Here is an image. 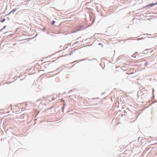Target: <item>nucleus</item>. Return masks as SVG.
Segmentation results:
<instances>
[{
    "label": "nucleus",
    "instance_id": "f257e3e1",
    "mask_svg": "<svg viewBox=\"0 0 157 157\" xmlns=\"http://www.w3.org/2000/svg\"><path fill=\"white\" fill-rule=\"evenodd\" d=\"M27 1L25 2H22L21 4L20 5V9L21 10H26L27 9Z\"/></svg>",
    "mask_w": 157,
    "mask_h": 157
},
{
    "label": "nucleus",
    "instance_id": "f03ea898",
    "mask_svg": "<svg viewBox=\"0 0 157 157\" xmlns=\"http://www.w3.org/2000/svg\"><path fill=\"white\" fill-rule=\"evenodd\" d=\"M21 77L22 78L21 79H20V81L22 80L24 78H25V74H24L22 75L20 77Z\"/></svg>",
    "mask_w": 157,
    "mask_h": 157
},
{
    "label": "nucleus",
    "instance_id": "7ed1b4c3",
    "mask_svg": "<svg viewBox=\"0 0 157 157\" xmlns=\"http://www.w3.org/2000/svg\"><path fill=\"white\" fill-rule=\"evenodd\" d=\"M81 37H80L77 38V40H78V41L76 43H78V42H79L80 43H81L83 42V40H81Z\"/></svg>",
    "mask_w": 157,
    "mask_h": 157
},
{
    "label": "nucleus",
    "instance_id": "20e7f679",
    "mask_svg": "<svg viewBox=\"0 0 157 157\" xmlns=\"http://www.w3.org/2000/svg\"><path fill=\"white\" fill-rule=\"evenodd\" d=\"M154 6V4H153V3H152L149 4V5L147 6H146V7H148L149 6L152 7Z\"/></svg>",
    "mask_w": 157,
    "mask_h": 157
},
{
    "label": "nucleus",
    "instance_id": "39448f33",
    "mask_svg": "<svg viewBox=\"0 0 157 157\" xmlns=\"http://www.w3.org/2000/svg\"><path fill=\"white\" fill-rule=\"evenodd\" d=\"M136 53H137V54L138 53V52H135V53L134 54H133L132 56V57H133L134 58H136V56H135V54Z\"/></svg>",
    "mask_w": 157,
    "mask_h": 157
},
{
    "label": "nucleus",
    "instance_id": "423d86ee",
    "mask_svg": "<svg viewBox=\"0 0 157 157\" xmlns=\"http://www.w3.org/2000/svg\"><path fill=\"white\" fill-rule=\"evenodd\" d=\"M75 50H74V51H72V52H71V53H69V55L70 56L72 54V53H73L74 52H75Z\"/></svg>",
    "mask_w": 157,
    "mask_h": 157
},
{
    "label": "nucleus",
    "instance_id": "0eeeda50",
    "mask_svg": "<svg viewBox=\"0 0 157 157\" xmlns=\"http://www.w3.org/2000/svg\"><path fill=\"white\" fill-rule=\"evenodd\" d=\"M55 22H56L54 20H53L51 24L52 25H53L55 23Z\"/></svg>",
    "mask_w": 157,
    "mask_h": 157
},
{
    "label": "nucleus",
    "instance_id": "6e6552de",
    "mask_svg": "<svg viewBox=\"0 0 157 157\" xmlns=\"http://www.w3.org/2000/svg\"><path fill=\"white\" fill-rule=\"evenodd\" d=\"M88 59L87 58H86L85 59H82V60H80V61H84V60H88Z\"/></svg>",
    "mask_w": 157,
    "mask_h": 157
},
{
    "label": "nucleus",
    "instance_id": "1a4fd4ad",
    "mask_svg": "<svg viewBox=\"0 0 157 157\" xmlns=\"http://www.w3.org/2000/svg\"><path fill=\"white\" fill-rule=\"evenodd\" d=\"M145 35V34H143L142 35V36H143L142 38V39H144V38H145V37L144 36Z\"/></svg>",
    "mask_w": 157,
    "mask_h": 157
},
{
    "label": "nucleus",
    "instance_id": "9d476101",
    "mask_svg": "<svg viewBox=\"0 0 157 157\" xmlns=\"http://www.w3.org/2000/svg\"><path fill=\"white\" fill-rule=\"evenodd\" d=\"M17 108V109H19L18 107V106H13V108L14 109V108Z\"/></svg>",
    "mask_w": 157,
    "mask_h": 157
},
{
    "label": "nucleus",
    "instance_id": "9b49d317",
    "mask_svg": "<svg viewBox=\"0 0 157 157\" xmlns=\"http://www.w3.org/2000/svg\"><path fill=\"white\" fill-rule=\"evenodd\" d=\"M148 61H147L146 63H144V65L145 66H147V65L148 64V63H148Z\"/></svg>",
    "mask_w": 157,
    "mask_h": 157
},
{
    "label": "nucleus",
    "instance_id": "f8f14e48",
    "mask_svg": "<svg viewBox=\"0 0 157 157\" xmlns=\"http://www.w3.org/2000/svg\"><path fill=\"white\" fill-rule=\"evenodd\" d=\"M96 60V59H95V58H93V59H88V60Z\"/></svg>",
    "mask_w": 157,
    "mask_h": 157
},
{
    "label": "nucleus",
    "instance_id": "ddd939ff",
    "mask_svg": "<svg viewBox=\"0 0 157 157\" xmlns=\"http://www.w3.org/2000/svg\"><path fill=\"white\" fill-rule=\"evenodd\" d=\"M98 45H102V46H101L102 47H103V45H102V44L101 43H99L98 44Z\"/></svg>",
    "mask_w": 157,
    "mask_h": 157
},
{
    "label": "nucleus",
    "instance_id": "4468645a",
    "mask_svg": "<svg viewBox=\"0 0 157 157\" xmlns=\"http://www.w3.org/2000/svg\"><path fill=\"white\" fill-rule=\"evenodd\" d=\"M23 117V115H22V114H21V115H20V119L22 118Z\"/></svg>",
    "mask_w": 157,
    "mask_h": 157
},
{
    "label": "nucleus",
    "instance_id": "2eb2a0df",
    "mask_svg": "<svg viewBox=\"0 0 157 157\" xmlns=\"http://www.w3.org/2000/svg\"><path fill=\"white\" fill-rule=\"evenodd\" d=\"M99 99V98H98V97L96 98H92V99Z\"/></svg>",
    "mask_w": 157,
    "mask_h": 157
},
{
    "label": "nucleus",
    "instance_id": "dca6fc26",
    "mask_svg": "<svg viewBox=\"0 0 157 157\" xmlns=\"http://www.w3.org/2000/svg\"><path fill=\"white\" fill-rule=\"evenodd\" d=\"M13 112H16L17 111V110H13Z\"/></svg>",
    "mask_w": 157,
    "mask_h": 157
},
{
    "label": "nucleus",
    "instance_id": "f3484780",
    "mask_svg": "<svg viewBox=\"0 0 157 157\" xmlns=\"http://www.w3.org/2000/svg\"><path fill=\"white\" fill-rule=\"evenodd\" d=\"M153 4H154V6L156 5H157V3L156 2L154 3H153Z\"/></svg>",
    "mask_w": 157,
    "mask_h": 157
},
{
    "label": "nucleus",
    "instance_id": "a211bd4d",
    "mask_svg": "<svg viewBox=\"0 0 157 157\" xmlns=\"http://www.w3.org/2000/svg\"><path fill=\"white\" fill-rule=\"evenodd\" d=\"M55 99H56V98H53L52 99V101H54Z\"/></svg>",
    "mask_w": 157,
    "mask_h": 157
},
{
    "label": "nucleus",
    "instance_id": "6ab92c4d",
    "mask_svg": "<svg viewBox=\"0 0 157 157\" xmlns=\"http://www.w3.org/2000/svg\"><path fill=\"white\" fill-rule=\"evenodd\" d=\"M142 39L141 38H138L137 39V40H141Z\"/></svg>",
    "mask_w": 157,
    "mask_h": 157
},
{
    "label": "nucleus",
    "instance_id": "aec40b11",
    "mask_svg": "<svg viewBox=\"0 0 157 157\" xmlns=\"http://www.w3.org/2000/svg\"><path fill=\"white\" fill-rule=\"evenodd\" d=\"M64 107H63L62 108V109H63V110H64Z\"/></svg>",
    "mask_w": 157,
    "mask_h": 157
},
{
    "label": "nucleus",
    "instance_id": "412c9836",
    "mask_svg": "<svg viewBox=\"0 0 157 157\" xmlns=\"http://www.w3.org/2000/svg\"><path fill=\"white\" fill-rule=\"evenodd\" d=\"M6 26H4L3 27V28H2V29H5V28H6Z\"/></svg>",
    "mask_w": 157,
    "mask_h": 157
},
{
    "label": "nucleus",
    "instance_id": "4be33fe9",
    "mask_svg": "<svg viewBox=\"0 0 157 157\" xmlns=\"http://www.w3.org/2000/svg\"><path fill=\"white\" fill-rule=\"evenodd\" d=\"M105 93H104V92H103L102 93V94H101V95H102L103 94H105Z\"/></svg>",
    "mask_w": 157,
    "mask_h": 157
},
{
    "label": "nucleus",
    "instance_id": "5701e85b",
    "mask_svg": "<svg viewBox=\"0 0 157 157\" xmlns=\"http://www.w3.org/2000/svg\"><path fill=\"white\" fill-rule=\"evenodd\" d=\"M45 29H46L45 28H44L43 29V30L44 31Z\"/></svg>",
    "mask_w": 157,
    "mask_h": 157
},
{
    "label": "nucleus",
    "instance_id": "b1692460",
    "mask_svg": "<svg viewBox=\"0 0 157 157\" xmlns=\"http://www.w3.org/2000/svg\"><path fill=\"white\" fill-rule=\"evenodd\" d=\"M152 91H153V92L154 91V89H152Z\"/></svg>",
    "mask_w": 157,
    "mask_h": 157
},
{
    "label": "nucleus",
    "instance_id": "393cba45",
    "mask_svg": "<svg viewBox=\"0 0 157 157\" xmlns=\"http://www.w3.org/2000/svg\"><path fill=\"white\" fill-rule=\"evenodd\" d=\"M147 35H151V34H147Z\"/></svg>",
    "mask_w": 157,
    "mask_h": 157
},
{
    "label": "nucleus",
    "instance_id": "a878e982",
    "mask_svg": "<svg viewBox=\"0 0 157 157\" xmlns=\"http://www.w3.org/2000/svg\"><path fill=\"white\" fill-rule=\"evenodd\" d=\"M63 105H65V103H64V104H63Z\"/></svg>",
    "mask_w": 157,
    "mask_h": 157
},
{
    "label": "nucleus",
    "instance_id": "bb28decb",
    "mask_svg": "<svg viewBox=\"0 0 157 157\" xmlns=\"http://www.w3.org/2000/svg\"><path fill=\"white\" fill-rule=\"evenodd\" d=\"M47 34H49V33H47Z\"/></svg>",
    "mask_w": 157,
    "mask_h": 157
},
{
    "label": "nucleus",
    "instance_id": "cd10ccee",
    "mask_svg": "<svg viewBox=\"0 0 157 157\" xmlns=\"http://www.w3.org/2000/svg\"><path fill=\"white\" fill-rule=\"evenodd\" d=\"M153 97L154 98V95H153Z\"/></svg>",
    "mask_w": 157,
    "mask_h": 157
},
{
    "label": "nucleus",
    "instance_id": "c85d7f7f",
    "mask_svg": "<svg viewBox=\"0 0 157 157\" xmlns=\"http://www.w3.org/2000/svg\"><path fill=\"white\" fill-rule=\"evenodd\" d=\"M155 102H157V100H156V101H155Z\"/></svg>",
    "mask_w": 157,
    "mask_h": 157
},
{
    "label": "nucleus",
    "instance_id": "c756f323",
    "mask_svg": "<svg viewBox=\"0 0 157 157\" xmlns=\"http://www.w3.org/2000/svg\"><path fill=\"white\" fill-rule=\"evenodd\" d=\"M20 1H22V0H20Z\"/></svg>",
    "mask_w": 157,
    "mask_h": 157
}]
</instances>
